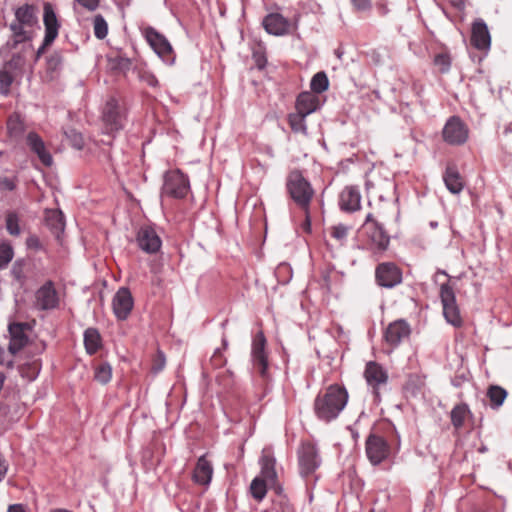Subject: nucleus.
I'll list each match as a JSON object with an SVG mask.
<instances>
[{
  "label": "nucleus",
  "instance_id": "1",
  "mask_svg": "<svg viewBox=\"0 0 512 512\" xmlns=\"http://www.w3.org/2000/svg\"><path fill=\"white\" fill-rule=\"evenodd\" d=\"M349 393L343 385L331 384L316 396L315 415L324 422L335 420L348 403Z\"/></svg>",
  "mask_w": 512,
  "mask_h": 512
},
{
  "label": "nucleus",
  "instance_id": "2",
  "mask_svg": "<svg viewBox=\"0 0 512 512\" xmlns=\"http://www.w3.org/2000/svg\"><path fill=\"white\" fill-rule=\"evenodd\" d=\"M38 24L37 8L31 4H24L15 11V20L10 25L13 38V48L18 44L30 41L33 38V28Z\"/></svg>",
  "mask_w": 512,
  "mask_h": 512
},
{
  "label": "nucleus",
  "instance_id": "3",
  "mask_svg": "<svg viewBox=\"0 0 512 512\" xmlns=\"http://www.w3.org/2000/svg\"><path fill=\"white\" fill-rule=\"evenodd\" d=\"M286 189L289 196L301 210H307L315 196L311 183L299 170H292L286 179Z\"/></svg>",
  "mask_w": 512,
  "mask_h": 512
},
{
  "label": "nucleus",
  "instance_id": "4",
  "mask_svg": "<svg viewBox=\"0 0 512 512\" xmlns=\"http://www.w3.org/2000/svg\"><path fill=\"white\" fill-rule=\"evenodd\" d=\"M399 446V440L393 448L383 436L374 433H371L365 442L366 455L372 465H378L388 459L392 453L399 450Z\"/></svg>",
  "mask_w": 512,
  "mask_h": 512
},
{
  "label": "nucleus",
  "instance_id": "5",
  "mask_svg": "<svg viewBox=\"0 0 512 512\" xmlns=\"http://www.w3.org/2000/svg\"><path fill=\"white\" fill-rule=\"evenodd\" d=\"M43 23L45 27V35L41 46L35 54V61H38L46 50L53 44L58 37L61 24L57 18L51 3L45 2L43 6Z\"/></svg>",
  "mask_w": 512,
  "mask_h": 512
},
{
  "label": "nucleus",
  "instance_id": "6",
  "mask_svg": "<svg viewBox=\"0 0 512 512\" xmlns=\"http://www.w3.org/2000/svg\"><path fill=\"white\" fill-rule=\"evenodd\" d=\"M125 120V107L114 97L108 99L102 111L105 131L112 133L121 130L124 127Z\"/></svg>",
  "mask_w": 512,
  "mask_h": 512
},
{
  "label": "nucleus",
  "instance_id": "7",
  "mask_svg": "<svg viewBox=\"0 0 512 512\" xmlns=\"http://www.w3.org/2000/svg\"><path fill=\"white\" fill-rule=\"evenodd\" d=\"M440 299L443 306V315L446 321L454 327H461L463 319L456 302L453 287L449 284V281L441 284Z\"/></svg>",
  "mask_w": 512,
  "mask_h": 512
},
{
  "label": "nucleus",
  "instance_id": "8",
  "mask_svg": "<svg viewBox=\"0 0 512 512\" xmlns=\"http://www.w3.org/2000/svg\"><path fill=\"white\" fill-rule=\"evenodd\" d=\"M363 376L375 399L379 400L382 388L388 384V371L380 363L369 361L365 365Z\"/></svg>",
  "mask_w": 512,
  "mask_h": 512
},
{
  "label": "nucleus",
  "instance_id": "9",
  "mask_svg": "<svg viewBox=\"0 0 512 512\" xmlns=\"http://www.w3.org/2000/svg\"><path fill=\"white\" fill-rule=\"evenodd\" d=\"M190 190L188 177L180 170H171L165 174L163 191L174 198H184Z\"/></svg>",
  "mask_w": 512,
  "mask_h": 512
},
{
  "label": "nucleus",
  "instance_id": "10",
  "mask_svg": "<svg viewBox=\"0 0 512 512\" xmlns=\"http://www.w3.org/2000/svg\"><path fill=\"white\" fill-rule=\"evenodd\" d=\"M365 233L371 242V245L379 251H385L390 243V237L383 226L374 219L373 214L366 216L364 223Z\"/></svg>",
  "mask_w": 512,
  "mask_h": 512
},
{
  "label": "nucleus",
  "instance_id": "11",
  "mask_svg": "<svg viewBox=\"0 0 512 512\" xmlns=\"http://www.w3.org/2000/svg\"><path fill=\"white\" fill-rule=\"evenodd\" d=\"M376 283L385 288H393L402 282V270L393 262H382L375 269Z\"/></svg>",
  "mask_w": 512,
  "mask_h": 512
},
{
  "label": "nucleus",
  "instance_id": "12",
  "mask_svg": "<svg viewBox=\"0 0 512 512\" xmlns=\"http://www.w3.org/2000/svg\"><path fill=\"white\" fill-rule=\"evenodd\" d=\"M442 136L444 141L450 145H462L468 139V128L459 117L452 116L446 122Z\"/></svg>",
  "mask_w": 512,
  "mask_h": 512
},
{
  "label": "nucleus",
  "instance_id": "13",
  "mask_svg": "<svg viewBox=\"0 0 512 512\" xmlns=\"http://www.w3.org/2000/svg\"><path fill=\"white\" fill-rule=\"evenodd\" d=\"M411 334L410 325L403 319L391 322L383 333L384 341L392 349L396 348L403 340Z\"/></svg>",
  "mask_w": 512,
  "mask_h": 512
},
{
  "label": "nucleus",
  "instance_id": "14",
  "mask_svg": "<svg viewBox=\"0 0 512 512\" xmlns=\"http://www.w3.org/2000/svg\"><path fill=\"white\" fill-rule=\"evenodd\" d=\"M266 338L263 332H258L252 342V358L254 368L264 379L267 378L268 360L265 352Z\"/></svg>",
  "mask_w": 512,
  "mask_h": 512
},
{
  "label": "nucleus",
  "instance_id": "15",
  "mask_svg": "<svg viewBox=\"0 0 512 512\" xmlns=\"http://www.w3.org/2000/svg\"><path fill=\"white\" fill-rule=\"evenodd\" d=\"M134 306L132 294L128 288H120L113 297L112 309L116 318L120 321L126 320Z\"/></svg>",
  "mask_w": 512,
  "mask_h": 512
},
{
  "label": "nucleus",
  "instance_id": "16",
  "mask_svg": "<svg viewBox=\"0 0 512 512\" xmlns=\"http://www.w3.org/2000/svg\"><path fill=\"white\" fill-rule=\"evenodd\" d=\"M144 36L151 46V48L157 53L163 60H170L172 56V46L164 35L160 34L153 27H147L144 30Z\"/></svg>",
  "mask_w": 512,
  "mask_h": 512
},
{
  "label": "nucleus",
  "instance_id": "17",
  "mask_svg": "<svg viewBox=\"0 0 512 512\" xmlns=\"http://www.w3.org/2000/svg\"><path fill=\"white\" fill-rule=\"evenodd\" d=\"M136 240L139 248L148 254L158 252L162 245L159 235L150 226L141 227L137 233Z\"/></svg>",
  "mask_w": 512,
  "mask_h": 512
},
{
  "label": "nucleus",
  "instance_id": "18",
  "mask_svg": "<svg viewBox=\"0 0 512 512\" xmlns=\"http://www.w3.org/2000/svg\"><path fill=\"white\" fill-rule=\"evenodd\" d=\"M36 306L41 310H51L58 306L59 299L52 281L43 284L35 294Z\"/></svg>",
  "mask_w": 512,
  "mask_h": 512
},
{
  "label": "nucleus",
  "instance_id": "19",
  "mask_svg": "<svg viewBox=\"0 0 512 512\" xmlns=\"http://www.w3.org/2000/svg\"><path fill=\"white\" fill-rule=\"evenodd\" d=\"M299 467L304 476L313 473L318 467L317 450L313 444H302L299 450Z\"/></svg>",
  "mask_w": 512,
  "mask_h": 512
},
{
  "label": "nucleus",
  "instance_id": "20",
  "mask_svg": "<svg viewBox=\"0 0 512 512\" xmlns=\"http://www.w3.org/2000/svg\"><path fill=\"white\" fill-rule=\"evenodd\" d=\"M471 45L478 50H488L491 45V36L486 23L482 19H476L471 29Z\"/></svg>",
  "mask_w": 512,
  "mask_h": 512
},
{
  "label": "nucleus",
  "instance_id": "21",
  "mask_svg": "<svg viewBox=\"0 0 512 512\" xmlns=\"http://www.w3.org/2000/svg\"><path fill=\"white\" fill-rule=\"evenodd\" d=\"M260 463L261 475L259 477L269 484V488L279 492L281 490V487L279 486L277 480V472L275 470V458L270 453L263 452Z\"/></svg>",
  "mask_w": 512,
  "mask_h": 512
},
{
  "label": "nucleus",
  "instance_id": "22",
  "mask_svg": "<svg viewBox=\"0 0 512 512\" xmlns=\"http://www.w3.org/2000/svg\"><path fill=\"white\" fill-rule=\"evenodd\" d=\"M339 206L342 211L356 212L361 208V194L356 186H346L340 193Z\"/></svg>",
  "mask_w": 512,
  "mask_h": 512
},
{
  "label": "nucleus",
  "instance_id": "23",
  "mask_svg": "<svg viewBox=\"0 0 512 512\" xmlns=\"http://www.w3.org/2000/svg\"><path fill=\"white\" fill-rule=\"evenodd\" d=\"M443 181L446 188L453 194H459L465 186L464 177L460 174L457 165L453 162L447 163L443 173Z\"/></svg>",
  "mask_w": 512,
  "mask_h": 512
},
{
  "label": "nucleus",
  "instance_id": "24",
  "mask_svg": "<svg viewBox=\"0 0 512 512\" xmlns=\"http://www.w3.org/2000/svg\"><path fill=\"white\" fill-rule=\"evenodd\" d=\"M262 25L267 33L282 36L288 34L290 29L289 21L280 13H270L264 17Z\"/></svg>",
  "mask_w": 512,
  "mask_h": 512
},
{
  "label": "nucleus",
  "instance_id": "25",
  "mask_svg": "<svg viewBox=\"0 0 512 512\" xmlns=\"http://www.w3.org/2000/svg\"><path fill=\"white\" fill-rule=\"evenodd\" d=\"M27 324L24 323H12L9 325L10 333V344L9 352L16 354L20 351L28 342V336L26 334Z\"/></svg>",
  "mask_w": 512,
  "mask_h": 512
},
{
  "label": "nucleus",
  "instance_id": "26",
  "mask_svg": "<svg viewBox=\"0 0 512 512\" xmlns=\"http://www.w3.org/2000/svg\"><path fill=\"white\" fill-rule=\"evenodd\" d=\"M26 141L30 149L38 156L41 163L46 167H50L53 163V158L49 151H47L42 138L37 133L30 132L27 135Z\"/></svg>",
  "mask_w": 512,
  "mask_h": 512
},
{
  "label": "nucleus",
  "instance_id": "27",
  "mask_svg": "<svg viewBox=\"0 0 512 512\" xmlns=\"http://www.w3.org/2000/svg\"><path fill=\"white\" fill-rule=\"evenodd\" d=\"M213 475V467L205 456H201L193 471V481L200 485H208Z\"/></svg>",
  "mask_w": 512,
  "mask_h": 512
},
{
  "label": "nucleus",
  "instance_id": "28",
  "mask_svg": "<svg viewBox=\"0 0 512 512\" xmlns=\"http://www.w3.org/2000/svg\"><path fill=\"white\" fill-rule=\"evenodd\" d=\"M319 98L312 92H302L296 100V109L299 113L309 115L317 110Z\"/></svg>",
  "mask_w": 512,
  "mask_h": 512
},
{
  "label": "nucleus",
  "instance_id": "29",
  "mask_svg": "<svg viewBox=\"0 0 512 512\" xmlns=\"http://www.w3.org/2000/svg\"><path fill=\"white\" fill-rule=\"evenodd\" d=\"M46 225L57 237L64 230L65 222L63 213L59 210H47L45 214Z\"/></svg>",
  "mask_w": 512,
  "mask_h": 512
},
{
  "label": "nucleus",
  "instance_id": "30",
  "mask_svg": "<svg viewBox=\"0 0 512 512\" xmlns=\"http://www.w3.org/2000/svg\"><path fill=\"white\" fill-rule=\"evenodd\" d=\"M7 132L11 138L18 139L22 137L25 131L24 120L17 112L12 113L6 122Z\"/></svg>",
  "mask_w": 512,
  "mask_h": 512
},
{
  "label": "nucleus",
  "instance_id": "31",
  "mask_svg": "<svg viewBox=\"0 0 512 512\" xmlns=\"http://www.w3.org/2000/svg\"><path fill=\"white\" fill-rule=\"evenodd\" d=\"M84 345L88 354H95L101 347V336L97 329L88 328L84 332Z\"/></svg>",
  "mask_w": 512,
  "mask_h": 512
},
{
  "label": "nucleus",
  "instance_id": "32",
  "mask_svg": "<svg viewBox=\"0 0 512 512\" xmlns=\"http://www.w3.org/2000/svg\"><path fill=\"white\" fill-rule=\"evenodd\" d=\"M469 414L470 410L468 406L464 403L458 404L452 409L450 413V418L456 430H459L460 428L463 427L464 422Z\"/></svg>",
  "mask_w": 512,
  "mask_h": 512
},
{
  "label": "nucleus",
  "instance_id": "33",
  "mask_svg": "<svg viewBox=\"0 0 512 512\" xmlns=\"http://www.w3.org/2000/svg\"><path fill=\"white\" fill-rule=\"evenodd\" d=\"M487 397L489 398L491 407L498 408L506 399L507 391L498 385H491L487 390Z\"/></svg>",
  "mask_w": 512,
  "mask_h": 512
},
{
  "label": "nucleus",
  "instance_id": "34",
  "mask_svg": "<svg viewBox=\"0 0 512 512\" xmlns=\"http://www.w3.org/2000/svg\"><path fill=\"white\" fill-rule=\"evenodd\" d=\"M41 369V362L35 359L31 362L22 364L19 367L20 375L28 381H33L38 376Z\"/></svg>",
  "mask_w": 512,
  "mask_h": 512
},
{
  "label": "nucleus",
  "instance_id": "35",
  "mask_svg": "<svg viewBox=\"0 0 512 512\" xmlns=\"http://www.w3.org/2000/svg\"><path fill=\"white\" fill-rule=\"evenodd\" d=\"M269 484L260 477H256L252 480L250 485V492L252 497L257 501H262L267 493Z\"/></svg>",
  "mask_w": 512,
  "mask_h": 512
},
{
  "label": "nucleus",
  "instance_id": "36",
  "mask_svg": "<svg viewBox=\"0 0 512 512\" xmlns=\"http://www.w3.org/2000/svg\"><path fill=\"white\" fill-rule=\"evenodd\" d=\"M108 65L112 71L125 73L131 67V61L129 58L121 55H115L108 58Z\"/></svg>",
  "mask_w": 512,
  "mask_h": 512
},
{
  "label": "nucleus",
  "instance_id": "37",
  "mask_svg": "<svg viewBox=\"0 0 512 512\" xmlns=\"http://www.w3.org/2000/svg\"><path fill=\"white\" fill-rule=\"evenodd\" d=\"M329 80L325 72L316 73L310 83L311 90L314 93H322L328 89Z\"/></svg>",
  "mask_w": 512,
  "mask_h": 512
},
{
  "label": "nucleus",
  "instance_id": "38",
  "mask_svg": "<svg viewBox=\"0 0 512 512\" xmlns=\"http://www.w3.org/2000/svg\"><path fill=\"white\" fill-rule=\"evenodd\" d=\"M329 233H330L331 237L340 246H342V245H344V243L347 239V236L349 233V228L347 226H345L344 224H338V225H334V226L330 227Z\"/></svg>",
  "mask_w": 512,
  "mask_h": 512
},
{
  "label": "nucleus",
  "instance_id": "39",
  "mask_svg": "<svg viewBox=\"0 0 512 512\" xmlns=\"http://www.w3.org/2000/svg\"><path fill=\"white\" fill-rule=\"evenodd\" d=\"M20 219L17 213L15 212H8L6 215V229L8 233L12 236H19L21 233L20 225H19Z\"/></svg>",
  "mask_w": 512,
  "mask_h": 512
},
{
  "label": "nucleus",
  "instance_id": "40",
  "mask_svg": "<svg viewBox=\"0 0 512 512\" xmlns=\"http://www.w3.org/2000/svg\"><path fill=\"white\" fill-rule=\"evenodd\" d=\"M307 115H304L303 113H299L297 111L296 114L289 115L288 122L291 127V129L294 132H305L306 131V124H305V117Z\"/></svg>",
  "mask_w": 512,
  "mask_h": 512
},
{
  "label": "nucleus",
  "instance_id": "41",
  "mask_svg": "<svg viewBox=\"0 0 512 512\" xmlns=\"http://www.w3.org/2000/svg\"><path fill=\"white\" fill-rule=\"evenodd\" d=\"M66 138L69 140L70 144L78 150H81L84 147V137L78 132L76 129L69 128L65 132Z\"/></svg>",
  "mask_w": 512,
  "mask_h": 512
},
{
  "label": "nucleus",
  "instance_id": "42",
  "mask_svg": "<svg viewBox=\"0 0 512 512\" xmlns=\"http://www.w3.org/2000/svg\"><path fill=\"white\" fill-rule=\"evenodd\" d=\"M13 76L7 70H0V93L3 96H8L10 94V88L13 83Z\"/></svg>",
  "mask_w": 512,
  "mask_h": 512
},
{
  "label": "nucleus",
  "instance_id": "43",
  "mask_svg": "<svg viewBox=\"0 0 512 512\" xmlns=\"http://www.w3.org/2000/svg\"><path fill=\"white\" fill-rule=\"evenodd\" d=\"M94 34L98 39H104L108 34V25L101 15L94 18Z\"/></svg>",
  "mask_w": 512,
  "mask_h": 512
},
{
  "label": "nucleus",
  "instance_id": "44",
  "mask_svg": "<svg viewBox=\"0 0 512 512\" xmlns=\"http://www.w3.org/2000/svg\"><path fill=\"white\" fill-rule=\"evenodd\" d=\"M111 376L112 371L108 364H101L95 370V379L102 384L108 383L111 379Z\"/></svg>",
  "mask_w": 512,
  "mask_h": 512
},
{
  "label": "nucleus",
  "instance_id": "45",
  "mask_svg": "<svg viewBox=\"0 0 512 512\" xmlns=\"http://www.w3.org/2000/svg\"><path fill=\"white\" fill-rule=\"evenodd\" d=\"M63 62V57L60 52H53L46 60V68L49 72L53 73L60 69Z\"/></svg>",
  "mask_w": 512,
  "mask_h": 512
},
{
  "label": "nucleus",
  "instance_id": "46",
  "mask_svg": "<svg viewBox=\"0 0 512 512\" xmlns=\"http://www.w3.org/2000/svg\"><path fill=\"white\" fill-rule=\"evenodd\" d=\"M17 182L18 179L16 176L8 177L0 175V192L15 190Z\"/></svg>",
  "mask_w": 512,
  "mask_h": 512
},
{
  "label": "nucleus",
  "instance_id": "47",
  "mask_svg": "<svg viewBox=\"0 0 512 512\" xmlns=\"http://www.w3.org/2000/svg\"><path fill=\"white\" fill-rule=\"evenodd\" d=\"M434 63L439 67L441 72H447L451 65V59L448 54L440 53L435 56Z\"/></svg>",
  "mask_w": 512,
  "mask_h": 512
},
{
  "label": "nucleus",
  "instance_id": "48",
  "mask_svg": "<svg viewBox=\"0 0 512 512\" xmlns=\"http://www.w3.org/2000/svg\"><path fill=\"white\" fill-rule=\"evenodd\" d=\"M13 258V249L10 245H0V267L7 265Z\"/></svg>",
  "mask_w": 512,
  "mask_h": 512
},
{
  "label": "nucleus",
  "instance_id": "49",
  "mask_svg": "<svg viewBox=\"0 0 512 512\" xmlns=\"http://www.w3.org/2000/svg\"><path fill=\"white\" fill-rule=\"evenodd\" d=\"M164 365H165L164 354L162 352L158 351L153 360L152 370L154 372H159L160 370L163 369Z\"/></svg>",
  "mask_w": 512,
  "mask_h": 512
},
{
  "label": "nucleus",
  "instance_id": "50",
  "mask_svg": "<svg viewBox=\"0 0 512 512\" xmlns=\"http://www.w3.org/2000/svg\"><path fill=\"white\" fill-rule=\"evenodd\" d=\"M140 78H141L142 81H144L145 83H147L151 87H156L158 85L157 78L152 73H150L148 71L141 72L140 73Z\"/></svg>",
  "mask_w": 512,
  "mask_h": 512
},
{
  "label": "nucleus",
  "instance_id": "51",
  "mask_svg": "<svg viewBox=\"0 0 512 512\" xmlns=\"http://www.w3.org/2000/svg\"><path fill=\"white\" fill-rule=\"evenodd\" d=\"M79 5L88 11H94L98 8L100 0H76Z\"/></svg>",
  "mask_w": 512,
  "mask_h": 512
},
{
  "label": "nucleus",
  "instance_id": "52",
  "mask_svg": "<svg viewBox=\"0 0 512 512\" xmlns=\"http://www.w3.org/2000/svg\"><path fill=\"white\" fill-rule=\"evenodd\" d=\"M26 245L29 249H35V250H39L42 248V245H41V242H40V239L38 236L36 235H30L27 239H26Z\"/></svg>",
  "mask_w": 512,
  "mask_h": 512
},
{
  "label": "nucleus",
  "instance_id": "53",
  "mask_svg": "<svg viewBox=\"0 0 512 512\" xmlns=\"http://www.w3.org/2000/svg\"><path fill=\"white\" fill-rule=\"evenodd\" d=\"M352 3L359 11L368 10L371 6V0H352Z\"/></svg>",
  "mask_w": 512,
  "mask_h": 512
},
{
  "label": "nucleus",
  "instance_id": "54",
  "mask_svg": "<svg viewBox=\"0 0 512 512\" xmlns=\"http://www.w3.org/2000/svg\"><path fill=\"white\" fill-rule=\"evenodd\" d=\"M305 216L304 223L302 225L303 230L307 233L311 231V215H310V208L307 210H302Z\"/></svg>",
  "mask_w": 512,
  "mask_h": 512
},
{
  "label": "nucleus",
  "instance_id": "55",
  "mask_svg": "<svg viewBox=\"0 0 512 512\" xmlns=\"http://www.w3.org/2000/svg\"><path fill=\"white\" fill-rule=\"evenodd\" d=\"M281 512H295L294 507L284 498L279 501Z\"/></svg>",
  "mask_w": 512,
  "mask_h": 512
},
{
  "label": "nucleus",
  "instance_id": "56",
  "mask_svg": "<svg viewBox=\"0 0 512 512\" xmlns=\"http://www.w3.org/2000/svg\"><path fill=\"white\" fill-rule=\"evenodd\" d=\"M211 361L213 362L214 365L216 366H221L223 365L224 363V359H223V356L220 352V350H216L215 353L213 354L212 358H211Z\"/></svg>",
  "mask_w": 512,
  "mask_h": 512
},
{
  "label": "nucleus",
  "instance_id": "57",
  "mask_svg": "<svg viewBox=\"0 0 512 512\" xmlns=\"http://www.w3.org/2000/svg\"><path fill=\"white\" fill-rule=\"evenodd\" d=\"M7 512H26V510L22 504H13L9 506Z\"/></svg>",
  "mask_w": 512,
  "mask_h": 512
},
{
  "label": "nucleus",
  "instance_id": "58",
  "mask_svg": "<svg viewBox=\"0 0 512 512\" xmlns=\"http://www.w3.org/2000/svg\"><path fill=\"white\" fill-rule=\"evenodd\" d=\"M6 355V352L3 348H0V365L5 363L4 356Z\"/></svg>",
  "mask_w": 512,
  "mask_h": 512
},
{
  "label": "nucleus",
  "instance_id": "59",
  "mask_svg": "<svg viewBox=\"0 0 512 512\" xmlns=\"http://www.w3.org/2000/svg\"><path fill=\"white\" fill-rule=\"evenodd\" d=\"M324 282H325V286L327 288H329V274L328 273L324 276Z\"/></svg>",
  "mask_w": 512,
  "mask_h": 512
},
{
  "label": "nucleus",
  "instance_id": "60",
  "mask_svg": "<svg viewBox=\"0 0 512 512\" xmlns=\"http://www.w3.org/2000/svg\"><path fill=\"white\" fill-rule=\"evenodd\" d=\"M50 512H72V511L67 510V509H60V508H59V509H53V510H51Z\"/></svg>",
  "mask_w": 512,
  "mask_h": 512
},
{
  "label": "nucleus",
  "instance_id": "61",
  "mask_svg": "<svg viewBox=\"0 0 512 512\" xmlns=\"http://www.w3.org/2000/svg\"><path fill=\"white\" fill-rule=\"evenodd\" d=\"M469 512H481L479 509H476V508H473L471 511Z\"/></svg>",
  "mask_w": 512,
  "mask_h": 512
},
{
  "label": "nucleus",
  "instance_id": "62",
  "mask_svg": "<svg viewBox=\"0 0 512 512\" xmlns=\"http://www.w3.org/2000/svg\"><path fill=\"white\" fill-rule=\"evenodd\" d=\"M366 186H367V189H369V187H370L369 182L366 183Z\"/></svg>",
  "mask_w": 512,
  "mask_h": 512
}]
</instances>
